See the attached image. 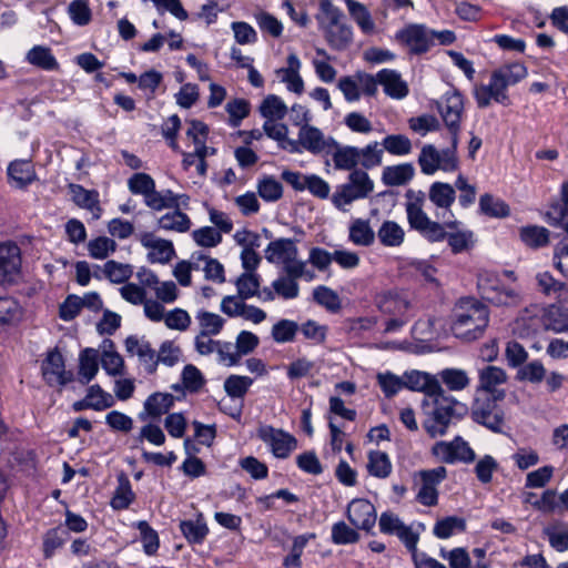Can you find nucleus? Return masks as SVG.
<instances>
[{"instance_id":"1","label":"nucleus","mask_w":568,"mask_h":568,"mask_svg":"<svg viewBox=\"0 0 568 568\" xmlns=\"http://www.w3.org/2000/svg\"><path fill=\"white\" fill-rule=\"evenodd\" d=\"M422 408L425 415L423 427L432 438L444 436L450 424L459 422L468 413L467 405L447 395L443 387L424 398Z\"/></svg>"},{"instance_id":"2","label":"nucleus","mask_w":568,"mask_h":568,"mask_svg":"<svg viewBox=\"0 0 568 568\" xmlns=\"http://www.w3.org/2000/svg\"><path fill=\"white\" fill-rule=\"evenodd\" d=\"M488 323V307L474 297H465L454 311L452 332L457 338L471 342L484 335Z\"/></svg>"},{"instance_id":"3","label":"nucleus","mask_w":568,"mask_h":568,"mask_svg":"<svg viewBox=\"0 0 568 568\" xmlns=\"http://www.w3.org/2000/svg\"><path fill=\"white\" fill-rule=\"evenodd\" d=\"M405 197L407 199L405 209L410 229L417 231L427 241H444L446 235L445 227L457 229L459 225L458 221L447 222L445 224L432 221L423 210L426 200V194L423 191L409 189L406 191Z\"/></svg>"},{"instance_id":"4","label":"nucleus","mask_w":568,"mask_h":568,"mask_svg":"<svg viewBox=\"0 0 568 568\" xmlns=\"http://www.w3.org/2000/svg\"><path fill=\"white\" fill-rule=\"evenodd\" d=\"M375 302L378 311L388 316L385 322L384 334L397 333L410 321L412 304L405 294L397 291H387L379 294Z\"/></svg>"},{"instance_id":"5","label":"nucleus","mask_w":568,"mask_h":568,"mask_svg":"<svg viewBox=\"0 0 568 568\" xmlns=\"http://www.w3.org/2000/svg\"><path fill=\"white\" fill-rule=\"evenodd\" d=\"M374 191V182L363 170H354L349 173L347 182L338 185L331 201L333 205L343 212L354 201L366 199Z\"/></svg>"},{"instance_id":"6","label":"nucleus","mask_w":568,"mask_h":568,"mask_svg":"<svg viewBox=\"0 0 568 568\" xmlns=\"http://www.w3.org/2000/svg\"><path fill=\"white\" fill-rule=\"evenodd\" d=\"M506 393H497L494 397L476 396L470 408L474 423L484 426L495 434H503L505 426V412L497 402L503 400Z\"/></svg>"},{"instance_id":"7","label":"nucleus","mask_w":568,"mask_h":568,"mask_svg":"<svg viewBox=\"0 0 568 568\" xmlns=\"http://www.w3.org/2000/svg\"><path fill=\"white\" fill-rule=\"evenodd\" d=\"M321 10L328 19L324 27V36L328 45L336 51L345 50L353 41V31L351 26L342 22L343 11L333 6L329 0L321 2Z\"/></svg>"},{"instance_id":"8","label":"nucleus","mask_w":568,"mask_h":568,"mask_svg":"<svg viewBox=\"0 0 568 568\" xmlns=\"http://www.w3.org/2000/svg\"><path fill=\"white\" fill-rule=\"evenodd\" d=\"M457 146L450 141V146L438 151L433 144H425L418 155L420 171L426 175L438 170L454 172L458 168Z\"/></svg>"},{"instance_id":"9","label":"nucleus","mask_w":568,"mask_h":568,"mask_svg":"<svg viewBox=\"0 0 568 568\" xmlns=\"http://www.w3.org/2000/svg\"><path fill=\"white\" fill-rule=\"evenodd\" d=\"M478 288L483 298L497 306H518L523 301L517 290L503 285L491 274H485L478 278Z\"/></svg>"},{"instance_id":"10","label":"nucleus","mask_w":568,"mask_h":568,"mask_svg":"<svg viewBox=\"0 0 568 568\" xmlns=\"http://www.w3.org/2000/svg\"><path fill=\"white\" fill-rule=\"evenodd\" d=\"M438 111L450 134L453 144L458 145L460 120L464 112V98L460 92L453 90L444 94L438 103Z\"/></svg>"},{"instance_id":"11","label":"nucleus","mask_w":568,"mask_h":568,"mask_svg":"<svg viewBox=\"0 0 568 568\" xmlns=\"http://www.w3.org/2000/svg\"><path fill=\"white\" fill-rule=\"evenodd\" d=\"M546 222L552 227H560L567 234V237L561 240L554 250V265L562 274L568 273V214L562 211L560 206H550L545 215Z\"/></svg>"},{"instance_id":"12","label":"nucleus","mask_w":568,"mask_h":568,"mask_svg":"<svg viewBox=\"0 0 568 568\" xmlns=\"http://www.w3.org/2000/svg\"><path fill=\"white\" fill-rule=\"evenodd\" d=\"M433 454L446 464L462 462L470 464L475 462L476 454L469 444L460 436L450 442H438L433 446Z\"/></svg>"},{"instance_id":"13","label":"nucleus","mask_w":568,"mask_h":568,"mask_svg":"<svg viewBox=\"0 0 568 568\" xmlns=\"http://www.w3.org/2000/svg\"><path fill=\"white\" fill-rule=\"evenodd\" d=\"M258 437L270 446L272 454L281 459L287 458L297 446V440L294 436L272 426L261 427L258 429Z\"/></svg>"},{"instance_id":"14","label":"nucleus","mask_w":568,"mask_h":568,"mask_svg":"<svg viewBox=\"0 0 568 568\" xmlns=\"http://www.w3.org/2000/svg\"><path fill=\"white\" fill-rule=\"evenodd\" d=\"M395 39L406 44L410 53L423 54L432 48V29L424 24H409L397 31Z\"/></svg>"},{"instance_id":"15","label":"nucleus","mask_w":568,"mask_h":568,"mask_svg":"<svg viewBox=\"0 0 568 568\" xmlns=\"http://www.w3.org/2000/svg\"><path fill=\"white\" fill-rule=\"evenodd\" d=\"M21 268L20 247L12 242L0 243V285L17 282Z\"/></svg>"},{"instance_id":"16","label":"nucleus","mask_w":568,"mask_h":568,"mask_svg":"<svg viewBox=\"0 0 568 568\" xmlns=\"http://www.w3.org/2000/svg\"><path fill=\"white\" fill-rule=\"evenodd\" d=\"M42 376L49 386H65L73 381V373L65 371L64 358L57 349L48 353L41 365Z\"/></svg>"},{"instance_id":"17","label":"nucleus","mask_w":568,"mask_h":568,"mask_svg":"<svg viewBox=\"0 0 568 568\" xmlns=\"http://www.w3.org/2000/svg\"><path fill=\"white\" fill-rule=\"evenodd\" d=\"M298 248L295 240L281 237L272 241L265 248V258L272 264H283V268L296 266L297 263H305L298 260Z\"/></svg>"},{"instance_id":"18","label":"nucleus","mask_w":568,"mask_h":568,"mask_svg":"<svg viewBox=\"0 0 568 568\" xmlns=\"http://www.w3.org/2000/svg\"><path fill=\"white\" fill-rule=\"evenodd\" d=\"M346 517L356 529L368 532L376 524L377 514L375 506L369 500L355 498L347 505Z\"/></svg>"},{"instance_id":"19","label":"nucleus","mask_w":568,"mask_h":568,"mask_svg":"<svg viewBox=\"0 0 568 568\" xmlns=\"http://www.w3.org/2000/svg\"><path fill=\"white\" fill-rule=\"evenodd\" d=\"M302 148L314 154H331L332 145H337V141L333 136H325L324 133L314 125H302L298 131Z\"/></svg>"},{"instance_id":"20","label":"nucleus","mask_w":568,"mask_h":568,"mask_svg":"<svg viewBox=\"0 0 568 568\" xmlns=\"http://www.w3.org/2000/svg\"><path fill=\"white\" fill-rule=\"evenodd\" d=\"M8 184L16 190H27L38 180L34 165L30 160L17 159L7 168Z\"/></svg>"},{"instance_id":"21","label":"nucleus","mask_w":568,"mask_h":568,"mask_svg":"<svg viewBox=\"0 0 568 568\" xmlns=\"http://www.w3.org/2000/svg\"><path fill=\"white\" fill-rule=\"evenodd\" d=\"M285 276H280L272 283L274 292L284 300H293L298 296L300 286L297 280L305 273V263L285 267Z\"/></svg>"},{"instance_id":"22","label":"nucleus","mask_w":568,"mask_h":568,"mask_svg":"<svg viewBox=\"0 0 568 568\" xmlns=\"http://www.w3.org/2000/svg\"><path fill=\"white\" fill-rule=\"evenodd\" d=\"M175 397L170 393L155 392L148 396L143 403V409L139 413L140 420L160 419L164 414H168L173 407Z\"/></svg>"},{"instance_id":"23","label":"nucleus","mask_w":568,"mask_h":568,"mask_svg":"<svg viewBox=\"0 0 568 568\" xmlns=\"http://www.w3.org/2000/svg\"><path fill=\"white\" fill-rule=\"evenodd\" d=\"M404 388L423 392L425 398L442 390L440 382L433 375L419 371L405 373L403 376Z\"/></svg>"},{"instance_id":"24","label":"nucleus","mask_w":568,"mask_h":568,"mask_svg":"<svg viewBox=\"0 0 568 568\" xmlns=\"http://www.w3.org/2000/svg\"><path fill=\"white\" fill-rule=\"evenodd\" d=\"M506 382L507 374L503 368L487 365L478 371V386L476 392H485L489 394V397H494L497 393L505 392L497 387Z\"/></svg>"},{"instance_id":"25","label":"nucleus","mask_w":568,"mask_h":568,"mask_svg":"<svg viewBox=\"0 0 568 568\" xmlns=\"http://www.w3.org/2000/svg\"><path fill=\"white\" fill-rule=\"evenodd\" d=\"M377 80L383 85L386 95L400 100L407 97L409 90L398 71L382 69L377 72Z\"/></svg>"},{"instance_id":"26","label":"nucleus","mask_w":568,"mask_h":568,"mask_svg":"<svg viewBox=\"0 0 568 568\" xmlns=\"http://www.w3.org/2000/svg\"><path fill=\"white\" fill-rule=\"evenodd\" d=\"M69 192L72 201L81 209H85L92 213L94 220H99L102 214L100 206L99 193L95 190H87L80 184H69Z\"/></svg>"},{"instance_id":"27","label":"nucleus","mask_w":568,"mask_h":568,"mask_svg":"<svg viewBox=\"0 0 568 568\" xmlns=\"http://www.w3.org/2000/svg\"><path fill=\"white\" fill-rule=\"evenodd\" d=\"M128 187L132 194L142 195L144 199V204L146 206H148V204L153 205L158 202L156 199H153L154 196L155 197L158 196V191L155 189V181L148 173H144V172L134 173L128 180Z\"/></svg>"},{"instance_id":"28","label":"nucleus","mask_w":568,"mask_h":568,"mask_svg":"<svg viewBox=\"0 0 568 568\" xmlns=\"http://www.w3.org/2000/svg\"><path fill=\"white\" fill-rule=\"evenodd\" d=\"M332 158L336 170L351 171L357 170L361 153L359 148L351 145H332Z\"/></svg>"},{"instance_id":"29","label":"nucleus","mask_w":568,"mask_h":568,"mask_svg":"<svg viewBox=\"0 0 568 568\" xmlns=\"http://www.w3.org/2000/svg\"><path fill=\"white\" fill-rule=\"evenodd\" d=\"M415 175L412 163L385 166L382 173V182L387 186H400L407 184Z\"/></svg>"},{"instance_id":"30","label":"nucleus","mask_w":568,"mask_h":568,"mask_svg":"<svg viewBox=\"0 0 568 568\" xmlns=\"http://www.w3.org/2000/svg\"><path fill=\"white\" fill-rule=\"evenodd\" d=\"M301 61L294 53L287 57V68L280 69L282 81L287 84V89L294 93L301 94L304 91V81L300 75Z\"/></svg>"},{"instance_id":"31","label":"nucleus","mask_w":568,"mask_h":568,"mask_svg":"<svg viewBox=\"0 0 568 568\" xmlns=\"http://www.w3.org/2000/svg\"><path fill=\"white\" fill-rule=\"evenodd\" d=\"M536 282L538 290L546 296L559 298L568 294L566 282L555 278L548 271L537 273Z\"/></svg>"},{"instance_id":"32","label":"nucleus","mask_w":568,"mask_h":568,"mask_svg":"<svg viewBox=\"0 0 568 568\" xmlns=\"http://www.w3.org/2000/svg\"><path fill=\"white\" fill-rule=\"evenodd\" d=\"M180 530L190 544L195 545H201L209 534L207 525L201 514L194 520H182Z\"/></svg>"},{"instance_id":"33","label":"nucleus","mask_w":568,"mask_h":568,"mask_svg":"<svg viewBox=\"0 0 568 568\" xmlns=\"http://www.w3.org/2000/svg\"><path fill=\"white\" fill-rule=\"evenodd\" d=\"M26 59L30 64L45 71L59 69V63L48 47L34 45L28 51Z\"/></svg>"},{"instance_id":"34","label":"nucleus","mask_w":568,"mask_h":568,"mask_svg":"<svg viewBox=\"0 0 568 568\" xmlns=\"http://www.w3.org/2000/svg\"><path fill=\"white\" fill-rule=\"evenodd\" d=\"M99 354L94 348H85L79 356V377L82 384L91 382L99 371Z\"/></svg>"},{"instance_id":"35","label":"nucleus","mask_w":568,"mask_h":568,"mask_svg":"<svg viewBox=\"0 0 568 568\" xmlns=\"http://www.w3.org/2000/svg\"><path fill=\"white\" fill-rule=\"evenodd\" d=\"M118 481L119 485L113 494L110 505L114 510H124L133 503L135 494L132 490L131 483L126 475H119Z\"/></svg>"},{"instance_id":"36","label":"nucleus","mask_w":568,"mask_h":568,"mask_svg":"<svg viewBox=\"0 0 568 568\" xmlns=\"http://www.w3.org/2000/svg\"><path fill=\"white\" fill-rule=\"evenodd\" d=\"M428 197L430 202L440 209H449L456 199L454 186L444 182H434L429 186Z\"/></svg>"},{"instance_id":"37","label":"nucleus","mask_w":568,"mask_h":568,"mask_svg":"<svg viewBox=\"0 0 568 568\" xmlns=\"http://www.w3.org/2000/svg\"><path fill=\"white\" fill-rule=\"evenodd\" d=\"M190 217L175 209L173 212H168L158 220V226L164 231H174L178 233H185L191 229Z\"/></svg>"},{"instance_id":"38","label":"nucleus","mask_w":568,"mask_h":568,"mask_svg":"<svg viewBox=\"0 0 568 568\" xmlns=\"http://www.w3.org/2000/svg\"><path fill=\"white\" fill-rule=\"evenodd\" d=\"M479 211L489 217H507L510 214L509 205L501 199L485 193L479 199Z\"/></svg>"},{"instance_id":"39","label":"nucleus","mask_w":568,"mask_h":568,"mask_svg":"<svg viewBox=\"0 0 568 568\" xmlns=\"http://www.w3.org/2000/svg\"><path fill=\"white\" fill-rule=\"evenodd\" d=\"M377 237L384 246L396 247L404 242L405 232L394 221H384L377 231Z\"/></svg>"},{"instance_id":"40","label":"nucleus","mask_w":568,"mask_h":568,"mask_svg":"<svg viewBox=\"0 0 568 568\" xmlns=\"http://www.w3.org/2000/svg\"><path fill=\"white\" fill-rule=\"evenodd\" d=\"M519 237L527 246L538 248L549 243V231L539 225H526L520 227Z\"/></svg>"},{"instance_id":"41","label":"nucleus","mask_w":568,"mask_h":568,"mask_svg":"<svg viewBox=\"0 0 568 568\" xmlns=\"http://www.w3.org/2000/svg\"><path fill=\"white\" fill-rule=\"evenodd\" d=\"M349 240L362 246H369L375 241V233L367 220L355 219L349 226Z\"/></svg>"},{"instance_id":"42","label":"nucleus","mask_w":568,"mask_h":568,"mask_svg":"<svg viewBox=\"0 0 568 568\" xmlns=\"http://www.w3.org/2000/svg\"><path fill=\"white\" fill-rule=\"evenodd\" d=\"M466 530V520L457 516H448L438 520L433 529L437 538L446 539L455 534L464 532Z\"/></svg>"},{"instance_id":"43","label":"nucleus","mask_w":568,"mask_h":568,"mask_svg":"<svg viewBox=\"0 0 568 568\" xmlns=\"http://www.w3.org/2000/svg\"><path fill=\"white\" fill-rule=\"evenodd\" d=\"M442 383L452 392H459L467 388L470 378L467 373L460 368H445L438 374Z\"/></svg>"},{"instance_id":"44","label":"nucleus","mask_w":568,"mask_h":568,"mask_svg":"<svg viewBox=\"0 0 568 568\" xmlns=\"http://www.w3.org/2000/svg\"><path fill=\"white\" fill-rule=\"evenodd\" d=\"M351 17L358 24L364 33H371L374 28V21L367 8L356 0H344Z\"/></svg>"},{"instance_id":"45","label":"nucleus","mask_w":568,"mask_h":568,"mask_svg":"<svg viewBox=\"0 0 568 568\" xmlns=\"http://www.w3.org/2000/svg\"><path fill=\"white\" fill-rule=\"evenodd\" d=\"M392 463L385 452L375 450L368 454V473L377 478H387L392 473Z\"/></svg>"},{"instance_id":"46","label":"nucleus","mask_w":568,"mask_h":568,"mask_svg":"<svg viewBox=\"0 0 568 568\" xmlns=\"http://www.w3.org/2000/svg\"><path fill=\"white\" fill-rule=\"evenodd\" d=\"M104 345L109 349H104L101 356L102 368L110 376L122 375L123 373V358L114 351V343L111 339H104Z\"/></svg>"},{"instance_id":"47","label":"nucleus","mask_w":568,"mask_h":568,"mask_svg":"<svg viewBox=\"0 0 568 568\" xmlns=\"http://www.w3.org/2000/svg\"><path fill=\"white\" fill-rule=\"evenodd\" d=\"M192 260L197 263L200 261L205 262L203 272L207 281H213L220 284L225 282L224 266L216 258H212L202 252H194L192 254Z\"/></svg>"},{"instance_id":"48","label":"nucleus","mask_w":568,"mask_h":568,"mask_svg":"<svg viewBox=\"0 0 568 568\" xmlns=\"http://www.w3.org/2000/svg\"><path fill=\"white\" fill-rule=\"evenodd\" d=\"M260 113L266 120H282L287 113V106L278 95L268 94L260 105Z\"/></svg>"},{"instance_id":"49","label":"nucleus","mask_w":568,"mask_h":568,"mask_svg":"<svg viewBox=\"0 0 568 568\" xmlns=\"http://www.w3.org/2000/svg\"><path fill=\"white\" fill-rule=\"evenodd\" d=\"M237 295L241 300H247L258 294L261 276L257 273L244 272L235 281Z\"/></svg>"},{"instance_id":"50","label":"nucleus","mask_w":568,"mask_h":568,"mask_svg":"<svg viewBox=\"0 0 568 568\" xmlns=\"http://www.w3.org/2000/svg\"><path fill=\"white\" fill-rule=\"evenodd\" d=\"M313 300L332 313L338 312L342 307L338 294L325 285H320L313 290Z\"/></svg>"},{"instance_id":"51","label":"nucleus","mask_w":568,"mask_h":568,"mask_svg":"<svg viewBox=\"0 0 568 568\" xmlns=\"http://www.w3.org/2000/svg\"><path fill=\"white\" fill-rule=\"evenodd\" d=\"M135 527L140 531L143 551L148 556H154L160 547L159 534L145 520L138 521Z\"/></svg>"},{"instance_id":"52","label":"nucleus","mask_w":568,"mask_h":568,"mask_svg":"<svg viewBox=\"0 0 568 568\" xmlns=\"http://www.w3.org/2000/svg\"><path fill=\"white\" fill-rule=\"evenodd\" d=\"M102 273L110 282L120 284L126 282L132 276L133 270L130 264L110 260L102 266Z\"/></svg>"},{"instance_id":"53","label":"nucleus","mask_w":568,"mask_h":568,"mask_svg":"<svg viewBox=\"0 0 568 568\" xmlns=\"http://www.w3.org/2000/svg\"><path fill=\"white\" fill-rule=\"evenodd\" d=\"M22 314L21 306L12 297H0V331L17 323Z\"/></svg>"},{"instance_id":"54","label":"nucleus","mask_w":568,"mask_h":568,"mask_svg":"<svg viewBox=\"0 0 568 568\" xmlns=\"http://www.w3.org/2000/svg\"><path fill=\"white\" fill-rule=\"evenodd\" d=\"M331 539L335 545H351L358 542L361 535L355 527L352 528L345 521L341 520L332 526Z\"/></svg>"},{"instance_id":"55","label":"nucleus","mask_w":568,"mask_h":568,"mask_svg":"<svg viewBox=\"0 0 568 568\" xmlns=\"http://www.w3.org/2000/svg\"><path fill=\"white\" fill-rule=\"evenodd\" d=\"M546 378V368L540 361H532L519 367L516 379L539 384Z\"/></svg>"},{"instance_id":"56","label":"nucleus","mask_w":568,"mask_h":568,"mask_svg":"<svg viewBox=\"0 0 568 568\" xmlns=\"http://www.w3.org/2000/svg\"><path fill=\"white\" fill-rule=\"evenodd\" d=\"M258 195L266 202H276L283 195L282 184L272 175H264L257 183Z\"/></svg>"},{"instance_id":"57","label":"nucleus","mask_w":568,"mask_h":568,"mask_svg":"<svg viewBox=\"0 0 568 568\" xmlns=\"http://www.w3.org/2000/svg\"><path fill=\"white\" fill-rule=\"evenodd\" d=\"M383 148L392 155L403 156L412 152V141L404 134H389L383 139Z\"/></svg>"},{"instance_id":"58","label":"nucleus","mask_w":568,"mask_h":568,"mask_svg":"<svg viewBox=\"0 0 568 568\" xmlns=\"http://www.w3.org/2000/svg\"><path fill=\"white\" fill-rule=\"evenodd\" d=\"M252 384L248 376L230 375L224 382V390L232 399L243 398Z\"/></svg>"},{"instance_id":"59","label":"nucleus","mask_w":568,"mask_h":568,"mask_svg":"<svg viewBox=\"0 0 568 568\" xmlns=\"http://www.w3.org/2000/svg\"><path fill=\"white\" fill-rule=\"evenodd\" d=\"M68 14L75 26H88L92 20L89 0H72L68 6Z\"/></svg>"},{"instance_id":"60","label":"nucleus","mask_w":568,"mask_h":568,"mask_svg":"<svg viewBox=\"0 0 568 568\" xmlns=\"http://www.w3.org/2000/svg\"><path fill=\"white\" fill-rule=\"evenodd\" d=\"M196 318L201 326L200 335H217L225 323L223 317L207 311L199 312Z\"/></svg>"},{"instance_id":"61","label":"nucleus","mask_w":568,"mask_h":568,"mask_svg":"<svg viewBox=\"0 0 568 568\" xmlns=\"http://www.w3.org/2000/svg\"><path fill=\"white\" fill-rule=\"evenodd\" d=\"M298 328V324L294 321L280 320L272 327V337L280 344L293 342Z\"/></svg>"},{"instance_id":"62","label":"nucleus","mask_w":568,"mask_h":568,"mask_svg":"<svg viewBox=\"0 0 568 568\" xmlns=\"http://www.w3.org/2000/svg\"><path fill=\"white\" fill-rule=\"evenodd\" d=\"M454 254H459L473 247L474 233L471 231L446 232L445 239Z\"/></svg>"},{"instance_id":"63","label":"nucleus","mask_w":568,"mask_h":568,"mask_svg":"<svg viewBox=\"0 0 568 568\" xmlns=\"http://www.w3.org/2000/svg\"><path fill=\"white\" fill-rule=\"evenodd\" d=\"M181 379L184 389H186L190 393L199 392L205 384L203 374L196 366L192 364H187L184 366L181 374Z\"/></svg>"},{"instance_id":"64","label":"nucleus","mask_w":568,"mask_h":568,"mask_svg":"<svg viewBox=\"0 0 568 568\" xmlns=\"http://www.w3.org/2000/svg\"><path fill=\"white\" fill-rule=\"evenodd\" d=\"M116 250V243L106 236H99L88 243V251L91 257L104 260L110 253Z\"/></svg>"}]
</instances>
